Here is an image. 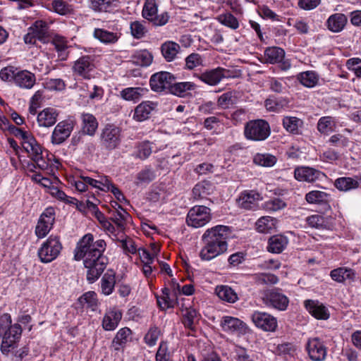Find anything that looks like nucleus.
<instances>
[{
	"mask_svg": "<svg viewBox=\"0 0 361 361\" xmlns=\"http://www.w3.org/2000/svg\"><path fill=\"white\" fill-rule=\"evenodd\" d=\"M52 44L57 51L58 59L62 61L67 60L69 51L66 39L63 37L56 35L54 37Z\"/></svg>",
	"mask_w": 361,
	"mask_h": 361,
	"instance_id": "nucleus-34",
	"label": "nucleus"
},
{
	"mask_svg": "<svg viewBox=\"0 0 361 361\" xmlns=\"http://www.w3.org/2000/svg\"><path fill=\"white\" fill-rule=\"evenodd\" d=\"M148 92L149 90L146 87H126L120 91V97L126 101L137 102L145 96Z\"/></svg>",
	"mask_w": 361,
	"mask_h": 361,
	"instance_id": "nucleus-27",
	"label": "nucleus"
},
{
	"mask_svg": "<svg viewBox=\"0 0 361 361\" xmlns=\"http://www.w3.org/2000/svg\"><path fill=\"white\" fill-rule=\"evenodd\" d=\"M36 82V77L34 73L24 70L19 71L16 76L14 84L20 88L30 90Z\"/></svg>",
	"mask_w": 361,
	"mask_h": 361,
	"instance_id": "nucleus-28",
	"label": "nucleus"
},
{
	"mask_svg": "<svg viewBox=\"0 0 361 361\" xmlns=\"http://www.w3.org/2000/svg\"><path fill=\"white\" fill-rule=\"evenodd\" d=\"M329 195L319 190H312L306 194L305 200L310 204H322L328 202Z\"/></svg>",
	"mask_w": 361,
	"mask_h": 361,
	"instance_id": "nucleus-47",
	"label": "nucleus"
},
{
	"mask_svg": "<svg viewBox=\"0 0 361 361\" xmlns=\"http://www.w3.org/2000/svg\"><path fill=\"white\" fill-rule=\"evenodd\" d=\"M75 121L73 119H67L59 122L54 129L51 135V142L59 145L63 142L73 131Z\"/></svg>",
	"mask_w": 361,
	"mask_h": 361,
	"instance_id": "nucleus-13",
	"label": "nucleus"
},
{
	"mask_svg": "<svg viewBox=\"0 0 361 361\" xmlns=\"http://www.w3.org/2000/svg\"><path fill=\"white\" fill-rule=\"evenodd\" d=\"M236 75L233 71L221 67L207 70L197 78L204 83L210 86H215L220 83L224 78H235Z\"/></svg>",
	"mask_w": 361,
	"mask_h": 361,
	"instance_id": "nucleus-7",
	"label": "nucleus"
},
{
	"mask_svg": "<svg viewBox=\"0 0 361 361\" xmlns=\"http://www.w3.org/2000/svg\"><path fill=\"white\" fill-rule=\"evenodd\" d=\"M253 161L255 164L261 166L271 167L276 163L277 158L271 154L257 153L255 155Z\"/></svg>",
	"mask_w": 361,
	"mask_h": 361,
	"instance_id": "nucleus-46",
	"label": "nucleus"
},
{
	"mask_svg": "<svg viewBox=\"0 0 361 361\" xmlns=\"http://www.w3.org/2000/svg\"><path fill=\"white\" fill-rule=\"evenodd\" d=\"M220 325L223 331L228 333L245 334L247 329V326L245 322L238 318L231 316H224Z\"/></svg>",
	"mask_w": 361,
	"mask_h": 361,
	"instance_id": "nucleus-17",
	"label": "nucleus"
},
{
	"mask_svg": "<svg viewBox=\"0 0 361 361\" xmlns=\"http://www.w3.org/2000/svg\"><path fill=\"white\" fill-rule=\"evenodd\" d=\"M250 318L255 326L264 331H275L278 326L277 319L266 312L255 310Z\"/></svg>",
	"mask_w": 361,
	"mask_h": 361,
	"instance_id": "nucleus-10",
	"label": "nucleus"
},
{
	"mask_svg": "<svg viewBox=\"0 0 361 361\" xmlns=\"http://www.w3.org/2000/svg\"><path fill=\"white\" fill-rule=\"evenodd\" d=\"M115 276L113 274H105L101 281V288L102 293L106 295H110L114 288Z\"/></svg>",
	"mask_w": 361,
	"mask_h": 361,
	"instance_id": "nucleus-51",
	"label": "nucleus"
},
{
	"mask_svg": "<svg viewBox=\"0 0 361 361\" xmlns=\"http://www.w3.org/2000/svg\"><path fill=\"white\" fill-rule=\"evenodd\" d=\"M79 301L83 307L91 308L94 310L97 306V295L94 292L89 291L84 293Z\"/></svg>",
	"mask_w": 361,
	"mask_h": 361,
	"instance_id": "nucleus-53",
	"label": "nucleus"
},
{
	"mask_svg": "<svg viewBox=\"0 0 361 361\" xmlns=\"http://www.w3.org/2000/svg\"><path fill=\"white\" fill-rule=\"evenodd\" d=\"M29 29L37 37V39L42 40L47 35L48 25L43 20H37Z\"/></svg>",
	"mask_w": 361,
	"mask_h": 361,
	"instance_id": "nucleus-56",
	"label": "nucleus"
},
{
	"mask_svg": "<svg viewBox=\"0 0 361 361\" xmlns=\"http://www.w3.org/2000/svg\"><path fill=\"white\" fill-rule=\"evenodd\" d=\"M174 79V76L169 72H159L151 76L149 85L153 91L159 92L166 89L171 90Z\"/></svg>",
	"mask_w": 361,
	"mask_h": 361,
	"instance_id": "nucleus-15",
	"label": "nucleus"
},
{
	"mask_svg": "<svg viewBox=\"0 0 361 361\" xmlns=\"http://www.w3.org/2000/svg\"><path fill=\"white\" fill-rule=\"evenodd\" d=\"M335 123L336 121L333 117L323 116L318 121L317 130L322 134H329L333 131Z\"/></svg>",
	"mask_w": 361,
	"mask_h": 361,
	"instance_id": "nucleus-49",
	"label": "nucleus"
},
{
	"mask_svg": "<svg viewBox=\"0 0 361 361\" xmlns=\"http://www.w3.org/2000/svg\"><path fill=\"white\" fill-rule=\"evenodd\" d=\"M157 104L152 101H144L134 109L133 119L137 122H142L149 119L156 109Z\"/></svg>",
	"mask_w": 361,
	"mask_h": 361,
	"instance_id": "nucleus-18",
	"label": "nucleus"
},
{
	"mask_svg": "<svg viewBox=\"0 0 361 361\" xmlns=\"http://www.w3.org/2000/svg\"><path fill=\"white\" fill-rule=\"evenodd\" d=\"M306 350L310 358L313 361H323L326 357V348L319 338H309L306 343Z\"/></svg>",
	"mask_w": 361,
	"mask_h": 361,
	"instance_id": "nucleus-14",
	"label": "nucleus"
},
{
	"mask_svg": "<svg viewBox=\"0 0 361 361\" xmlns=\"http://www.w3.org/2000/svg\"><path fill=\"white\" fill-rule=\"evenodd\" d=\"M95 177L97 189L105 192H109L114 184L111 179L109 176L99 173H96Z\"/></svg>",
	"mask_w": 361,
	"mask_h": 361,
	"instance_id": "nucleus-57",
	"label": "nucleus"
},
{
	"mask_svg": "<svg viewBox=\"0 0 361 361\" xmlns=\"http://www.w3.org/2000/svg\"><path fill=\"white\" fill-rule=\"evenodd\" d=\"M335 187L341 191H348L359 187L357 180L350 177H341L335 180Z\"/></svg>",
	"mask_w": 361,
	"mask_h": 361,
	"instance_id": "nucleus-44",
	"label": "nucleus"
},
{
	"mask_svg": "<svg viewBox=\"0 0 361 361\" xmlns=\"http://www.w3.org/2000/svg\"><path fill=\"white\" fill-rule=\"evenodd\" d=\"M21 145L24 150L28 154V156L31 159L37 156V154L42 153V147L37 142L32 134Z\"/></svg>",
	"mask_w": 361,
	"mask_h": 361,
	"instance_id": "nucleus-40",
	"label": "nucleus"
},
{
	"mask_svg": "<svg viewBox=\"0 0 361 361\" xmlns=\"http://www.w3.org/2000/svg\"><path fill=\"white\" fill-rule=\"evenodd\" d=\"M51 6L53 10L61 16L70 14L73 11L72 6L63 0H54Z\"/></svg>",
	"mask_w": 361,
	"mask_h": 361,
	"instance_id": "nucleus-58",
	"label": "nucleus"
},
{
	"mask_svg": "<svg viewBox=\"0 0 361 361\" xmlns=\"http://www.w3.org/2000/svg\"><path fill=\"white\" fill-rule=\"evenodd\" d=\"M55 221V210L49 207L40 215L35 227V235L39 238H44L52 228Z\"/></svg>",
	"mask_w": 361,
	"mask_h": 361,
	"instance_id": "nucleus-11",
	"label": "nucleus"
},
{
	"mask_svg": "<svg viewBox=\"0 0 361 361\" xmlns=\"http://www.w3.org/2000/svg\"><path fill=\"white\" fill-rule=\"evenodd\" d=\"M304 306L307 311L315 319L326 320L330 317L328 308L317 300H306Z\"/></svg>",
	"mask_w": 361,
	"mask_h": 361,
	"instance_id": "nucleus-16",
	"label": "nucleus"
},
{
	"mask_svg": "<svg viewBox=\"0 0 361 361\" xmlns=\"http://www.w3.org/2000/svg\"><path fill=\"white\" fill-rule=\"evenodd\" d=\"M158 12V4L157 0H145L142 9V16L152 23L154 26H163L169 20V15L167 12L160 14Z\"/></svg>",
	"mask_w": 361,
	"mask_h": 361,
	"instance_id": "nucleus-6",
	"label": "nucleus"
},
{
	"mask_svg": "<svg viewBox=\"0 0 361 361\" xmlns=\"http://www.w3.org/2000/svg\"><path fill=\"white\" fill-rule=\"evenodd\" d=\"M262 200V196L256 190H245L240 193L238 204L240 207L245 209H253L257 207L259 201Z\"/></svg>",
	"mask_w": 361,
	"mask_h": 361,
	"instance_id": "nucleus-19",
	"label": "nucleus"
},
{
	"mask_svg": "<svg viewBox=\"0 0 361 361\" xmlns=\"http://www.w3.org/2000/svg\"><path fill=\"white\" fill-rule=\"evenodd\" d=\"M94 68V60L88 55L80 57L74 62L72 67L73 73L83 79H90Z\"/></svg>",
	"mask_w": 361,
	"mask_h": 361,
	"instance_id": "nucleus-12",
	"label": "nucleus"
},
{
	"mask_svg": "<svg viewBox=\"0 0 361 361\" xmlns=\"http://www.w3.org/2000/svg\"><path fill=\"white\" fill-rule=\"evenodd\" d=\"M180 49V45L172 41L166 42L161 47V54L164 59L169 62L176 59Z\"/></svg>",
	"mask_w": 361,
	"mask_h": 361,
	"instance_id": "nucleus-36",
	"label": "nucleus"
},
{
	"mask_svg": "<svg viewBox=\"0 0 361 361\" xmlns=\"http://www.w3.org/2000/svg\"><path fill=\"white\" fill-rule=\"evenodd\" d=\"M307 224L313 228L324 229L327 227L326 219L319 214H313L306 218Z\"/></svg>",
	"mask_w": 361,
	"mask_h": 361,
	"instance_id": "nucleus-54",
	"label": "nucleus"
},
{
	"mask_svg": "<svg viewBox=\"0 0 361 361\" xmlns=\"http://www.w3.org/2000/svg\"><path fill=\"white\" fill-rule=\"evenodd\" d=\"M288 239L282 235L271 237L268 242L267 250L272 253H281L287 246Z\"/></svg>",
	"mask_w": 361,
	"mask_h": 361,
	"instance_id": "nucleus-33",
	"label": "nucleus"
},
{
	"mask_svg": "<svg viewBox=\"0 0 361 361\" xmlns=\"http://www.w3.org/2000/svg\"><path fill=\"white\" fill-rule=\"evenodd\" d=\"M63 248L60 238L51 235L37 250V255L42 263H49L56 259Z\"/></svg>",
	"mask_w": 361,
	"mask_h": 361,
	"instance_id": "nucleus-3",
	"label": "nucleus"
},
{
	"mask_svg": "<svg viewBox=\"0 0 361 361\" xmlns=\"http://www.w3.org/2000/svg\"><path fill=\"white\" fill-rule=\"evenodd\" d=\"M268 86L271 91L276 93H284L287 90L286 83L282 78H270L268 80Z\"/></svg>",
	"mask_w": 361,
	"mask_h": 361,
	"instance_id": "nucleus-59",
	"label": "nucleus"
},
{
	"mask_svg": "<svg viewBox=\"0 0 361 361\" xmlns=\"http://www.w3.org/2000/svg\"><path fill=\"white\" fill-rule=\"evenodd\" d=\"M152 60L153 56L147 50L137 51L131 56L132 62L140 66H149Z\"/></svg>",
	"mask_w": 361,
	"mask_h": 361,
	"instance_id": "nucleus-42",
	"label": "nucleus"
},
{
	"mask_svg": "<svg viewBox=\"0 0 361 361\" xmlns=\"http://www.w3.org/2000/svg\"><path fill=\"white\" fill-rule=\"evenodd\" d=\"M48 192L52 197L71 204H75L77 202V200L75 198L68 197V195H66V193L63 191L59 190L57 187L55 186L51 188L50 190L48 191Z\"/></svg>",
	"mask_w": 361,
	"mask_h": 361,
	"instance_id": "nucleus-62",
	"label": "nucleus"
},
{
	"mask_svg": "<svg viewBox=\"0 0 361 361\" xmlns=\"http://www.w3.org/2000/svg\"><path fill=\"white\" fill-rule=\"evenodd\" d=\"M215 292L219 298L225 302L234 303L238 300V294L228 286H217Z\"/></svg>",
	"mask_w": 361,
	"mask_h": 361,
	"instance_id": "nucleus-37",
	"label": "nucleus"
},
{
	"mask_svg": "<svg viewBox=\"0 0 361 361\" xmlns=\"http://www.w3.org/2000/svg\"><path fill=\"white\" fill-rule=\"evenodd\" d=\"M121 129L112 124H107L102 130L101 144L106 149H116L121 142Z\"/></svg>",
	"mask_w": 361,
	"mask_h": 361,
	"instance_id": "nucleus-9",
	"label": "nucleus"
},
{
	"mask_svg": "<svg viewBox=\"0 0 361 361\" xmlns=\"http://www.w3.org/2000/svg\"><path fill=\"white\" fill-rule=\"evenodd\" d=\"M319 75L312 71L302 72L297 75V79L305 87L312 88L319 82Z\"/></svg>",
	"mask_w": 361,
	"mask_h": 361,
	"instance_id": "nucleus-39",
	"label": "nucleus"
},
{
	"mask_svg": "<svg viewBox=\"0 0 361 361\" xmlns=\"http://www.w3.org/2000/svg\"><path fill=\"white\" fill-rule=\"evenodd\" d=\"M347 23L348 18L345 14L336 13L327 18L325 25L331 32L338 33L344 30Z\"/></svg>",
	"mask_w": 361,
	"mask_h": 361,
	"instance_id": "nucleus-25",
	"label": "nucleus"
},
{
	"mask_svg": "<svg viewBox=\"0 0 361 361\" xmlns=\"http://www.w3.org/2000/svg\"><path fill=\"white\" fill-rule=\"evenodd\" d=\"M111 206L114 209L111 218L113 221L119 229H124L126 221L129 217V214L116 201H111Z\"/></svg>",
	"mask_w": 361,
	"mask_h": 361,
	"instance_id": "nucleus-30",
	"label": "nucleus"
},
{
	"mask_svg": "<svg viewBox=\"0 0 361 361\" xmlns=\"http://www.w3.org/2000/svg\"><path fill=\"white\" fill-rule=\"evenodd\" d=\"M330 276L334 281L338 283H351L355 281L356 279V273L351 268L341 267L331 270L330 272Z\"/></svg>",
	"mask_w": 361,
	"mask_h": 361,
	"instance_id": "nucleus-23",
	"label": "nucleus"
},
{
	"mask_svg": "<svg viewBox=\"0 0 361 361\" xmlns=\"http://www.w3.org/2000/svg\"><path fill=\"white\" fill-rule=\"evenodd\" d=\"M22 333V329L20 324H10L3 337L1 343L2 352L9 351V348L13 347L16 342L20 338Z\"/></svg>",
	"mask_w": 361,
	"mask_h": 361,
	"instance_id": "nucleus-21",
	"label": "nucleus"
},
{
	"mask_svg": "<svg viewBox=\"0 0 361 361\" xmlns=\"http://www.w3.org/2000/svg\"><path fill=\"white\" fill-rule=\"evenodd\" d=\"M231 235V230L227 226L218 225L207 229L202 235L204 245L200 252L201 259L210 261L225 253Z\"/></svg>",
	"mask_w": 361,
	"mask_h": 361,
	"instance_id": "nucleus-2",
	"label": "nucleus"
},
{
	"mask_svg": "<svg viewBox=\"0 0 361 361\" xmlns=\"http://www.w3.org/2000/svg\"><path fill=\"white\" fill-rule=\"evenodd\" d=\"M269 124L264 120L257 119L247 122L245 126L244 135L247 140L263 141L270 135Z\"/></svg>",
	"mask_w": 361,
	"mask_h": 361,
	"instance_id": "nucleus-4",
	"label": "nucleus"
},
{
	"mask_svg": "<svg viewBox=\"0 0 361 361\" xmlns=\"http://www.w3.org/2000/svg\"><path fill=\"white\" fill-rule=\"evenodd\" d=\"M18 69L14 66H6L0 71V78L5 82H13Z\"/></svg>",
	"mask_w": 361,
	"mask_h": 361,
	"instance_id": "nucleus-61",
	"label": "nucleus"
},
{
	"mask_svg": "<svg viewBox=\"0 0 361 361\" xmlns=\"http://www.w3.org/2000/svg\"><path fill=\"white\" fill-rule=\"evenodd\" d=\"M58 112L54 108H46L37 115V121L40 127L49 128L54 126L58 117Z\"/></svg>",
	"mask_w": 361,
	"mask_h": 361,
	"instance_id": "nucleus-26",
	"label": "nucleus"
},
{
	"mask_svg": "<svg viewBox=\"0 0 361 361\" xmlns=\"http://www.w3.org/2000/svg\"><path fill=\"white\" fill-rule=\"evenodd\" d=\"M285 56V51L279 47H269L264 51L266 61L271 64L281 62Z\"/></svg>",
	"mask_w": 361,
	"mask_h": 361,
	"instance_id": "nucleus-43",
	"label": "nucleus"
},
{
	"mask_svg": "<svg viewBox=\"0 0 361 361\" xmlns=\"http://www.w3.org/2000/svg\"><path fill=\"white\" fill-rule=\"evenodd\" d=\"M347 68L353 72L357 78H361V59L351 58L346 61Z\"/></svg>",
	"mask_w": 361,
	"mask_h": 361,
	"instance_id": "nucleus-64",
	"label": "nucleus"
},
{
	"mask_svg": "<svg viewBox=\"0 0 361 361\" xmlns=\"http://www.w3.org/2000/svg\"><path fill=\"white\" fill-rule=\"evenodd\" d=\"M106 244L104 240L94 241L93 235H85L77 243L74 250V259H83L87 269V280L93 283L99 279L108 264V258L104 255Z\"/></svg>",
	"mask_w": 361,
	"mask_h": 361,
	"instance_id": "nucleus-1",
	"label": "nucleus"
},
{
	"mask_svg": "<svg viewBox=\"0 0 361 361\" xmlns=\"http://www.w3.org/2000/svg\"><path fill=\"white\" fill-rule=\"evenodd\" d=\"M118 3V0H90V8L95 12H111Z\"/></svg>",
	"mask_w": 361,
	"mask_h": 361,
	"instance_id": "nucleus-32",
	"label": "nucleus"
},
{
	"mask_svg": "<svg viewBox=\"0 0 361 361\" xmlns=\"http://www.w3.org/2000/svg\"><path fill=\"white\" fill-rule=\"evenodd\" d=\"M263 304L268 308L279 311L287 310L289 299L278 288H271L264 290L261 295Z\"/></svg>",
	"mask_w": 361,
	"mask_h": 361,
	"instance_id": "nucleus-5",
	"label": "nucleus"
},
{
	"mask_svg": "<svg viewBox=\"0 0 361 361\" xmlns=\"http://www.w3.org/2000/svg\"><path fill=\"white\" fill-rule=\"evenodd\" d=\"M130 28L132 35L136 39L143 37L147 32L145 26L139 21L131 23Z\"/></svg>",
	"mask_w": 361,
	"mask_h": 361,
	"instance_id": "nucleus-63",
	"label": "nucleus"
},
{
	"mask_svg": "<svg viewBox=\"0 0 361 361\" xmlns=\"http://www.w3.org/2000/svg\"><path fill=\"white\" fill-rule=\"evenodd\" d=\"M82 131L84 134L93 136L98 128V121L92 114L83 113L81 114Z\"/></svg>",
	"mask_w": 361,
	"mask_h": 361,
	"instance_id": "nucleus-29",
	"label": "nucleus"
},
{
	"mask_svg": "<svg viewBox=\"0 0 361 361\" xmlns=\"http://www.w3.org/2000/svg\"><path fill=\"white\" fill-rule=\"evenodd\" d=\"M282 123L283 128L293 134H299V129L303 125L302 121L295 116H285Z\"/></svg>",
	"mask_w": 361,
	"mask_h": 361,
	"instance_id": "nucleus-45",
	"label": "nucleus"
},
{
	"mask_svg": "<svg viewBox=\"0 0 361 361\" xmlns=\"http://www.w3.org/2000/svg\"><path fill=\"white\" fill-rule=\"evenodd\" d=\"M132 331L128 327L121 328L118 331L112 341V346L115 350H119L125 347L131 340Z\"/></svg>",
	"mask_w": 361,
	"mask_h": 361,
	"instance_id": "nucleus-31",
	"label": "nucleus"
},
{
	"mask_svg": "<svg viewBox=\"0 0 361 361\" xmlns=\"http://www.w3.org/2000/svg\"><path fill=\"white\" fill-rule=\"evenodd\" d=\"M197 87V85L192 82H175L172 83L170 91L174 95L183 97L188 92L195 90Z\"/></svg>",
	"mask_w": 361,
	"mask_h": 361,
	"instance_id": "nucleus-38",
	"label": "nucleus"
},
{
	"mask_svg": "<svg viewBox=\"0 0 361 361\" xmlns=\"http://www.w3.org/2000/svg\"><path fill=\"white\" fill-rule=\"evenodd\" d=\"M185 68L188 70H193L195 68L202 66L203 59L201 55L197 53H192L185 58Z\"/></svg>",
	"mask_w": 361,
	"mask_h": 361,
	"instance_id": "nucleus-60",
	"label": "nucleus"
},
{
	"mask_svg": "<svg viewBox=\"0 0 361 361\" xmlns=\"http://www.w3.org/2000/svg\"><path fill=\"white\" fill-rule=\"evenodd\" d=\"M216 19L221 24L233 30H236L239 27L238 20L231 13H222L218 16Z\"/></svg>",
	"mask_w": 361,
	"mask_h": 361,
	"instance_id": "nucleus-55",
	"label": "nucleus"
},
{
	"mask_svg": "<svg viewBox=\"0 0 361 361\" xmlns=\"http://www.w3.org/2000/svg\"><path fill=\"white\" fill-rule=\"evenodd\" d=\"M94 38L103 44H114L119 39V35L116 32H109L102 28H95L93 32Z\"/></svg>",
	"mask_w": 361,
	"mask_h": 361,
	"instance_id": "nucleus-35",
	"label": "nucleus"
},
{
	"mask_svg": "<svg viewBox=\"0 0 361 361\" xmlns=\"http://www.w3.org/2000/svg\"><path fill=\"white\" fill-rule=\"evenodd\" d=\"M123 313L118 308L114 307L108 310L102 320V327L106 331H114L122 319Z\"/></svg>",
	"mask_w": 361,
	"mask_h": 361,
	"instance_id": "nucleus-24",
	"label": "nucleus"
},
{
	"mask_svg": "<svg viewBox=\"0 0 361 361\" xmlns=\"http://www.w3.org/2000/svg\"><path fill=\"white\" fill-rule=\"evenodd\" d=\"M213 191V185L208 181H202L195 185L192 189L193 197L195 200L206 198Z\"/></svg>",
	"mask_w": 361,
	"mask_h": 361,
	"instance_id": "nucleus-41",
	"label": "nucleus"
},
{
	"mask_svg": "<svg viewBox=\"0 0 361 361\" xmlns=\"http://www.w3.org/2000/svg\"><path fill=\"white\" fill-rule=\"evenodd\" d=\"M275 220L270 216H262L256 222L257 230L259 233H269L275 227Z\"/></svg>",
	"mask_w": 361,
	"mask_h": 361,
	"instance_id": "nucleus-52",
	"label": "nucleus"
},
{
	"mask_svg": "<svg viewBox=\"0 0 361 361\" xmlns=\"http://www.w3.org/2000/svg\"><path fill=\"white\" fill-rule=\"evenodd\" d=\"M286 207V203L284 200L279 197H274L264 202L262 204V208L268 212H276L277 211L283 209Z\"/></svg>",
	"mask_w": 361,
	"mask_h": 361,
	"instance_id": "nucleus-48",
	"label": "nucleus"
},
{
	"mask_svg": "<svg viewBox=\"0 0 361 361\" xmlns=\"http://www.w3.org/2000/svg\"><path fill=\"white\" fill-rule=\"evenodd\" d=\"M171 286L174 290L173 293H171L169 288H164L162 290V295L157 298V303L160 308L163 310L173 307L176 303V290H179L180 286L173 279L172 280Z\"/></svg>",
	"mask_w": 361,
	"mask_h": 361,
	"instance_id": "nucleus-22",
	"label": "nucleus"
},
{
	"mask_svg": "<svg viewBox=\"0 0 361 361\" xmlns=\"http://www.w3.org/2000/svg\"><path fill=\"white\" fill-rule=\"evenodd\" d=\"M211 219V210L209 207L196 205L189 210L186 221L188 226L200 228L209 223Z\"/></svg>",
	"mask_w": 361,
	"mask_h": 361,
	"instance_id": "nucleus-8",
	"label": "nucleus"
},
{
	"mask_svg": "<svg viewBox=\"0 0 361 361\" xmlns=\"http://www.w3.org/2000/svg\"><path fill=\"white\" fill-rule=\"evenodd\" d=\"M294 176L299 181L312 183L325 177V174L315 169L302 166L295 169Z\"/></svg>",
	"mask_w": 361,
	"mask_h": 361,
	"instance_id": "nucleus-20",
	"label": "nucleus"
},
{
	"mask_svg": "<svg viewBox=\"0 0 361 361\" xmlns=\"http://www.w3.org/2000/svg\"><path fill=\"white\" fill-rule=\"evenodd\" d=\"M199 314L196 310L193 308H186L183 314V323L185 327L193 329L194 324L198 320Z\"/></svg>",
	"mask_w": 361,
	"mask_h": 361,
	"instance_id": "nucleus-50",
	"label": "nucleus"
}]
</instances>
